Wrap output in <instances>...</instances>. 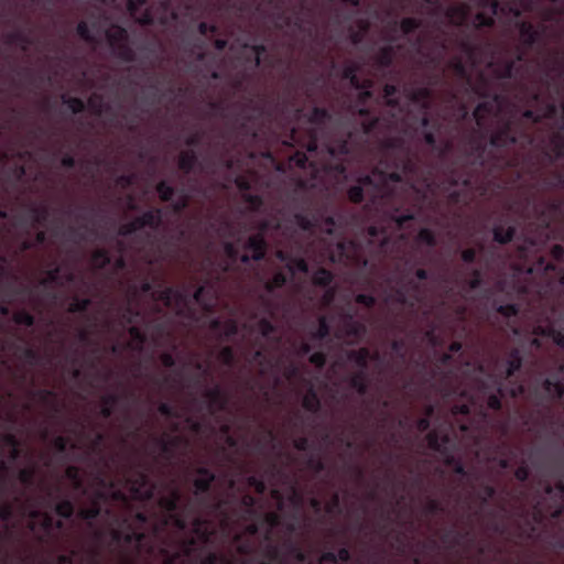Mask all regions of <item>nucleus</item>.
<instances>
[{
    "label": "nucleus",
    "mask_w": 564,
    "mask_h": 564,
    "mask_svg": "<svg viewBox=\"0 0 564 564\" xmlns=\"http://www.w3.org/2000/svg\"><path fill=\"white\" fill-rule=\"evenodd\" d=\"M481 129H474L467 138L468 149L458 160L448 164L444 171V178L441 187L448 193V199L453 204L460 200L462 194L455 187L462 185L465 188L471 186L473 180L481 170H488L490 173H501L508 169L519 166L518 158H510L505 153L488 151L487 144L484 142L485 133ZM424 184L427 191L433 192L436 183L426 176Z\"/></svg>",
    "instance_id": "obj_1"
},
{
    "label": "nucleus",
    "mask_w": 564,
    "mask_h": 564,
    "mask_svg": "<svg viewBox=\"0 0 564 564\" xmlns=\"http://www.w3.org/2000/svg\"><path fill=\"white\" fill-rule=\"evenodd\" d=\"M104 498L102 492H98L91 505L82 508L77 517L87 522L93 528L96 521L102 514L111 525L110 538L119 550V557L123 564H133L142 554H152L154 545L152 536L142 531L148 525L149 517L145 512H137L134 517L116 513L113 510L104 509L99 499Z\"/></svg>",
    "instance_id": "obj_2"
},
{
    "label": "nucleus",
    "mask_w": 564,
    "mask_h": 564,
    "mask_svg": "<svg viewBox=\"0 0 564 564\" xmlns=\"http://www.w3.org/2000/svg\"><path fill=\"white\" fill-rule=\"evenodd\" d=\"M381 147L386 152V159L394 154L399 156L393 158L394 171H381V176L384 182L401 183L403 177L412 178L419 172V159L412 154L411 149L403 135L386 137Z\"/></svg>",
    "instance_id": "obj_3"
},
{
    "label": "nucleus",
    "mask_w": 564,
    "mask_h": 564,
    "mask_svg": "<svg viewBox=\"0 0 564 564\" xmlns=\"http://www.w3.org/2000/svg\"><path fill=\"white\" fill-rule=\"evenodd\" d=\"M373 174H378L380 184H375L371 175H364L359 177L358 184L349 187L347 196L351 203L359 204L365 198V188L372 187L373 193L370 199L371 207L376 210H383L392 203L394 191L390 188L391 182H387L384 185L379 167L373 170Z\"/></svg>",
    "instance_id": "obj_4"
},
{
    "label": "nucleus",
    "mask_w": 564,
    "mask_h": 564,
    "mask_svg": "<svg viewBox=\"0 0 564 564\" xmlns=\"http://www.w3.org/2000/svg\"><path fill=\"white\" fill-rule=\"evenodd\" d=\"M329 119L330 113L326 108L314 107L306 116V120L311 127L306 128L303 132L293 127L284 144L300 147L311 154L316 153L318 150V129Z\"/></svg>",
    "instance_id": "obj_5"
},
{
    "label": "nucleus",
    "mask_w": 564,
    "mask_h": 564,
    "mask_svg": "<svg viewBox=\"0 0 564 564\" xmlns=\"http://www.w3.org/2000/svg\"><path fill=\"white\" fill-rule=\"evenodd\" d=\"M161 528L159 525H154L153 532L149 533L152 536L154 552L152 554H142V556H152L158 551L163 560V564H176L183 557H192L194 555H198L203 552L204 547L207 544H203L198 538L192 535L191 533L185 534L184 536L177 539V550H170L167 545H162L160 547L156 546L155 540ZM148 534V532H145Z\"/></svg>",
    "instance_id": "obj_6"
},
{
    "label": "nucleus",
    "mask_w": 564,
    "mask_h": 564,
    "mask_svg": "<svg viewBox=\"0 0 564 564\" xmlns=\"http://www.w3.org/2000/svg\"><path fill=\"white\" fill-rule=\"evenodd\" d=\"M533 142V135L527 130L517 127L512 120L505 121L489 138V144L494 148L492 151L498 153H500L499 150H509L517 144L525 149L532 145Z\"/></svg>",
    "instance_id": "obj_7"
},
{
    "label": "nucleus",
    "mask_w": 564,
    "mask_h": 564,
    "mask_svg": "<svg viewBox=\"0 0 564 564\" xmlns=\"http://www.w3.org/2000/svg\"><path fill=\"white\" fill-rule=\"evenodd\" d=\"M470 88L475 95L484 99L474 109L473 117L477 128L485 129L487 117L492 115L496 108L502 104L503 96L501 94L492 93L482 75L479 77L477 84L470 85Z\"/></svg>",
    "instance_id": "obj_8"
},
{
    "label": "nucleus",
    "mask_w": 564,
    "mask_h": 564,
    "mask_svg": "<svg viewBox=\"0 0 564 564\" xmlns=\"http://www.w3.org/2000/svg\"><path fill=\"white\" fill-rule=\"evenodd\" d=\"M151 466L138 463L130 467L126 480L134 498L141 501H150L154 498L156 484L150 476Z\"/></svg>",
    "instance_id": "obj_9"
},
{
    "label": "nucleus",
    "mask_w": 564,
    "mask_h": 564,
    "mask_svg": "<svg viewBox=\"0 0 564 564\" xmlns=\"http://www.w3.org/2000/svg\"><path fill=\"white\" fill-rule=\"evenodd\" d=\"M295 225L303 231H314L321 229L327 235H334L335 230L341 227V224L334 216L323 217L317 212H296L293 215Z\"/></svg>",
    "instance_id": "obj_10"
},
{
    "label": "nucleus",
    "mask_w": 564,
    "mask_h": 564,
    "mask_svg": "<svg viewBox=\"0 0 564 564\" xmlns=\"http://www.w3.org/2000/svg\"><path fill=\"white\" fill-rule=\"evenodd\" d=\"M106 39L112 51V54L124 63H132L137 59V54L129 42L128 31L120 25H111L105 32Z\"/></svg>",
    "instance_id": "obj_11"
},
{
    "label": "nucleus",
    "mask_w": 564,
    "mask_h": 564,
    "mask_svg": "<svg viewBox=\"0 0 564 564\" xmlns=\"http://www.w3.org/2000/svg\"><path fill=\"white\" fill-rule=\"evenodd\" d=\"M162 209L152 208L144 212L141 216L135 217L132 221L121 225L118 229V235L121 237H128L145 227L156 230L162 226Z\"/></svg>",
    "instance_id": "obj_12"
},
{
    "label": "nucleus",
    "mask_w": 564,
    "mask_h": 564,
    "mask_svg": "<svg viewBox=\"0 0 564 564\" xmlns=\"http://www.w3.org/2000/svg\"><path fill=\"white\" fill-rule=\"evenodd\" d=\"M564 158V122L558 130L553 132L549 139V145L541 149V160L543 164L554 165Z\"/></svg>",
    "instance_id": "obj_13"
},
{
    "label": "nucleus",
    "mask_w": 564,
    "mask_h": 564,
    "mask_svg": "<svg viewBox=\"0 0 564 564\" xmlns=\"http://www.w3.org/2000/svg\"><path fill=\"white\" fill-rule=\"evenodd\" d=\"M259 530L258 523H249L246 525L245 532L234 535L232 542L241 557H250L258 553L259 549L252 538L259 533Z\"/></svg>",
    "instance_id": "obj_14"
},
{
    "label": "nucleus",
    "mask_w": 564,
    "mask_h": 564,
    "mask_svg": "<svg viewBox=\"0 0 564 564\" xmlns=\"http://www.w3.org/2000/svg\"><path fill=\"white\" fill-rule=\"evenodd\" d=\"M257 553L250 557H242L241 564H285L286 556L283 553V546L269 542L260 550V558H256Z\"/></svg>",
    "instance_id": "obj_15"
},
{
    "label": "nucleus",
    "mask_w": 564,
    "mask_h": 564,
    "mask_svg": "<svg viewBox=\"0 0 564 564\" xmlns=\"http://www.w3.org/2000/svg\"><path fill=\"white\" fill-rule=\"evenodd\" d=\"M197 477L193 480L195 488L194 495L196 502L204 507L207 506V494L210 491L212 485L216 480V475L207 467L200 466L195 469Z\"/></svg>",
    "instance_id": "obj_16"
},
{
    "label": "nucleus",
    "mask_w": 564,
    "mask_h": 564,
    "mask_svg": "<svg viewBox=\"0 0 564 564\" xmlns=\"http://www.w3.org/2000/svg\"><path fill=\"white\" fill-rule=\"evenodd\" d=\"M358 115L362 118L360 135L362 141H367L368 138L372 137L381 128H390L392 126L391 120L373 116L371 110L367 107H361L358 110Z\"/></svg>",
    "instance_id": "obj_17"
},
{
    "label": "nucleus",
    "mask_w": 564,
    "mask_h": 564,
    "mask_svg": "<svg viewBox=\"0 0 564 564\" xmlns=\"http://www.w3.org/2000/svg\"><path fill=\"white\" fill-rule=\"evenodd\" d=\"M530 173L538 178L543 191L564 189V172L561 170L555 169L545 174L540 167H533Z\"/></svg>",
    "instance_id": "obj_18"
},
{
    "label": "nucleus",
    "mask_w": 564,
    "mask_h": 564,
    "mask_svg": "<svg viewBox=\"0 0 564 564\" xmlns=\"http://www.w3.org/2000/svg\"><path fill=\"white\" fill-rule=\"evenodd\" d=\"M521 43L529 50L540 42L544 33V26L538 28L530 21H519L517 23Z\"/></svg>",
    "instance_id": "obj_19"
},
{
    "label": "nucleus",
    "mask_w": 564,
    "mask_h": 564,
    "mask_svg": "<svg viewBox=\"0 0 564 564\" xmlns=\"http://www.w3.org/2000/svg\"><path fill=\"white\" fill-rule=\"evenodd\" d=\"M29 517L32 520L30 529H35V521L40 522V527L43 533L39 536L40 542H44L46 539L53 536L55 519L50 512H44L37 509L29 511Z\"/></svg>",
    "instance_id": "obj_20"
},
{
    "label": "nucleus",
    "mask_w": 564,
    "mask_h": 564,
    "mask_svg": "<svg viewBox=\"0 0 564 564\" xmlns=\"http://www.w3.org/2000/svg\"><path fill=\"white\" fill-rule=\"evenodd\" d=\"M204 397L208 400V411L212 414L225 411L228 406L229 395L218 384L206 389Z\"/></svg>",
    "instance_id": "obj_21"
},
{
    "label": "nucleus",
    "mask_w": 564,
    "mask_h": 564,
    "mask_svg": "<svg viewBox=\"0 0 564 564\" xmlns=\"http://www.w3.org/2000/svg\"><path fill=\"white\" fill-rule=\"evenodd\" d=\"M426 442L429 447L437 452L441 456L451 449V437L446 431L432 430L427 432Z\"/></svg>",
    "instance_id": "obj_22"
},
{
    "label": "nucleus",
    "mask_w": 564,
    "mask_h": 564,
    "mask_svg": "<svg viewBox=\"0 0 564 564\" xmlns=\"http://www.w3.org/2000/svg\"><path fill=\"white\" fill-rule=\"evenodd\" d=\"M347 359L355 364L358 370L368 371V365L370 360L379 361V352H371L369 348L361 347L359 349H352L347 352Z\"/></svg>",
    "instance_id": "obj_23"
},
{
    "label": "nucleus",
    "mask_w": 564,
    "mask_h": 564,
    "mask_svg": "<svg viewBox=\"0 0 564 564\" xmlns=\"http://www.w3.org/2000/svg\"><path fill=\"white\" fill-rule=\"evenodd\" d=\"M189 533L198 538L203 544H209L215 531L210 528V523L206 518L195 516L192 520Z\"/></svg>",
    "instance_id": "obj_24"
},
{
    "label": "nucleus",
    "mask_w": 564,
    "mask_h": 564,
    "mask_svg": "<svg viewBox=\"0 0 564 564\" xmlns=\"http://www.w3.org/2000/svg\"><path fill=\"white\" fill-rule=\"evenodd\" d=\"M182 495L178 489L172 488L167 495L158 498L159 507L165 512L164 518L180 511Z\"/></svg>",
    "instance_id": "obj_25"
},
{
    "label": "nucleus",
    "mask_w": 564,
    "mask_h": 564,
    "mask_svg": "<svg viewBox=\"0 0 564 564\" xmlns=\"http://www.w3.org/2000/svg\"><path fill=\"white\" fill-rule=\"evenodd\" d=\"M449 23L455 26H463L470 15V7L467 3H455L448 6L444 11Z\"/></svg>",
    "instance_id": "obj_26"
},
{
    "label": "nucleus",
    "mask_w": 564,
    "mask_h": 564,
    "mask_svg": "<svg viewBox=\"0 0 564 564\" xmlns=\"http://www.w3.org/2000/svg\"><path fill=\"white\" fill-rule=\"evenodd\" d=\"M192 299L193 302L198 304L205 312H213L216 303V295L212 286L199 285L192 294Z\"/></svg>",
    "instance_id": "obj_27"
},
{
    "label": "nucleus",
    "mask_w": 564,
    "mask_h": 564,
    "mask_svg": "<svg viewBox=\"0 0 564 564\" xmlns=\"http://www.w3.org/2000/svg\"><path fill=\"white\" fill-rule=\"evenodd\" d=\"M245 249L252 252L251 258L253 261H261L264 259L268 243L262 232L251 235L246 245Z\"/></svg>",
    "instance_id": "obj_28"
},
{
    "label": "nucleus",
    "mask_w": 564,
    "mask_h": 564,
    "mask_svg": "<svg viewBox=\"0 0 564 564\" xmlns=\"http://www.w3.org/2000/svg\"><path fill=\"white\" fill-rule=\"evenodd\" d=\"M492 72L498 79L509 80L517 77L520 66H517V61L502 58L494 65Z\"/></svg>",
    "instance_id": "obj_29"
},
{
    "label": "nucleus",
    "mask_w": 564,
    "mask_h": 564,
    "mask_svg": "<svg viewBox=\"0 0 564 564\" xmlns=\"http://www.w3.org/2000/svg\"><path fill=\"white\" fill-rule=\"evenodd\" d=\"M100 18L101 17H98L97 19L91 21L90 25L86 21H80L76 26L77 35L87 43H98L99 39L94 34V31H100Z\"/></svg>",
    "instance_id": "obj_30"
},
{
    "label": "nucleus",
    "mask_w": 564,
    "mask_h": 564,
    "mask_svg": "<svg viewBox=\"0 0 564 564\" xmlns=\"http://www.w3.org/2000/svg\"><path fill=\"white\" fill-rule=\"evenodd\" d=\"M507 368L505 371L503 380L512 378L523 366V356L520 348L514 347L508 352L506 360Z\"/></svg>",
    "instance_id": "obj_31"
},
{
    "label": "nucleus",
    "mask_w": 564,
    "mask_h": 564,
    "mask_svg": "<svg viewBox=\"0 0 564 564\" xmlns=\"http://www.w3.org/2000/svg\"><path fill=\"white\" fill-rule=\"evenodd\" d=\"M343 326L347 336L357 339L362 338L367 332L365 324L356 321L354 315L350 313H347L343 316Z\"/></svg>",
    "instance_id": "obj_32"
},
{
    "label": "nucleus",
    "mask_w": 564,
    "mask_h": 564,
    "mask_svg": "<svg viewBox=\"0 0 564 564\" xmlns=\"http://www.w3.org/2000/svg\"><path fill=\"white\" fill-rule=\"evenodd\" d=\"M408 98L413 102L421 105L423 109L430 108L432 89L430 87H411L405 89Z\"/></svg>",
    "instance_id": "obj_33"
},
{
    "label": "nucleus",
    "mask_w": 564,
    "mask_h": 564,
    "mask_svg": "<svg viewBox=\"0 0 564 564\" xmlns=\"http://www.w3.org/2000/svg\"><path fill=\"white\" fill-rule=\"evenodd\" d=\"M368 371L357 370L348 379V384L359 395H366L369 392Z\"/></svg>",
    "instance_id": "obj_34"
},
{
    "label": "nucleus",
    "mask_w": 564,
    "mask_h": 564,
    "mask_svg": "<svg viewBox=\"0 0 564 564\" xmlns=\"http://www.w3.org/2000/svg\"><path fill=\"white\" fill-rule=\"evenodd\" d=\"M542 389L551 401H558L564 395V384L557 378H545Z\"/></svg>",
    "instance_id": "obj_35"
},
{
    "label": "nucleus",
    "mask_w": 564,
    "mask_h": 564,
    "mask_svg": "<svg viewBox=\"0 0 564 564\" xmlns=\"http://www.w3.org/2000/svg\"><path fill=\"white\" fill-rule=\"evenodd\" d=\"M351 141L352 132H349L347 138L338 140L335 144H327L326 150L333 158L349 155L352 151Z\"/></svg>",
    "instance_id": "obj_36"
},
{
    "label": "nucleus",
    "mask_w": 564,
    "mask_h": 564,
    "mask_svg": "<svg viewBox=\"0 0 564 564\" xmlns=\"http://www.w3.org/2000/svg\"><path fill=\"white\" fill-rule=\"evenodd\" d=\"M442 542L449 544L451 547H455L462 544L464 540L474 541V534L471 530H466L464 532H457L454 529L447 530L442 535Z\"/></svg>",
    "instance_id": "obj_37"
},
{
    "label": "nucleus",
    "mask_w": 564,
    "mask_h": 564,
    "mask_svg": "<svg viewBox=\"0 0 564 564\" xmlns=\"http://www.w3.org/2000/svg\"><path fill=\"white\" fill-rule=\"evenodd\" d=\"M198 164V155L194 150H186L181 152L177 161L178 169L184 174L192 173Z\"/></svg>",
    "instance_id": "obj_38"
},
{
    "label": "nucleus",
    "mask_w": 564,
    "mask_h": 564,
    "mask_svg": "<svg viewBox=\"0 0 564 564\" xmlns=\"http://www.w3.org/2000/svg\"><path fill=\"white\" fill-rule=\"evenodd\" d=\"M175 294H177V286H163L160 284L159 289L152 292V299L162 302L166 307L174 308Z\"/></svg>",
    "instance_id": "obj_39"
},
{
    "label": "nucleus",
    "mask_w": 564,
    "mask_h": 564,
    "mask_svg": "<svg viewBox=\"0 0 564 564\" xmlns=\"http://www.w3.org/2000/svg\"><path fill=\"white\" fill-rule=\"evenodd\" d=\"M516 232L517 228L513 225L505 227L502 224H497L492 229L494 240L500 245H506L512 241Z\"/></svg>",
    "instance_id": "obj_40"
},
{
    "label": "nucleus",
    "mask_w": 564,
    "mask_h": 564,
    "mask_svg": "<svg viewBox=\"0 0 564 564\" xmlns=\"http://www.w3.org/2000/svg\"><path fill=\"white\" fill-rule=\"evenodd\" d=\"M562 207V202L560 199H550L545 203V206H534V210L539 214V219L545 224L550 225L551 216L546 213L545 208L549 209V213L557 214L560 213Z\"/></svg>",
    "instance_id": "obj_41"
},
{
    "label": "nucleus",
    "mask_w": 564,
    "mask_h": 564,
    "mask_svg": "<svg viewBox=\"0 0 564 564\" xmlns=\"http://www.w3.org/2000/svg\"><path fill=\"white\" fill-rule=\"evenodd\" d=\"M424 142L436 151L440 158H444L452 149V143L446 141L443 144L437 143L436 133L432 130H425L423 132Z\"/></svg>",
    "instance_id": "obj_42"
},
{
    "label": "nucleus",
    "mask_w": 564,
    "mask_h": 564,
    "mask_svg": "<svg viewBox=\"0 0 564 564\" xmlns=\"http://www.w3.org/2000/svg\"><path fill=\"white\" fill-rule=\"evenodd\" d=\"M302 406L304 410H306L313 414H317L321 411L322 403H321L319 397L313 386H311L307 389L306 393L304 394V397L302 399Z\"/></svg>",
    "instance_id": "obj_43"
},
{
    "label": "nucleus",
    "mask_w": 564,
    "mask_h": 564,
    "mask_svg": "<svg viewBox=\"0 0 564 564\" xmlns=\"http://www.w3.org/2000/svg\"><path fill=\"white\" fill-rule=\"evenodd\" d=\"M197 556L199 557L200 564H235L236 562L235 557H229L224 553L213 551L207 552L206 554H203L202 552Z\"/></svg>",
    "instance_id": "obj_44"
},
{
    "label": "nucleus",
    "mask_w": 564,
    "mask_h": 564,
    "mask_svg": "<svg viewBox=\"0 0 564 564\" xmlns=\"http://www.w3.org/2000/svg\"><path fill=\"white\" fill-rule=\"evenodd\" d=\"M153 442L160 449L159 455L154 456V459L158 460V458H163L165 462L171 463L175 457V453L166 442V438L162 435L153 436Z\"/></svg>",
    "instance_id": "obj_45"
},
{
    "label": "nucleus",
    "mask_w": 564,
    "mask_h": 564,
    "mask_svg": "<svg viewBox=\"0 0 564 564\" xmlns=\"http://www.w3.org/2000/svg\"><path fill=\"white\" fill-rule=\"evenodd\" d=\"M282 546L285 551L284 556H291L300 563H305L307 561V554L297 543L293 542L292 540H286Z\"/></svg>",
    "instance_id": "obj_46"
},
{
    "label": "nucleus",
    "mask_w": 564,
    "mask_h": 564,
    "mask_svg": "<svg viewBox=\"0 0 564 564\" xmlns=\"http://www.w3.org/2000/svg\"><path fill=\"white\" fill-rule=\"evenodd\" d=\"M90 261L95 269L102 270L110 264L111 257L107 249L99 248L91 253Z\"/></svg>",
    "instance_id": "obj_47"
},
{
    "label": "nucleus",
    "mask_w": 564,
    "mask_h": 564,
    "mask_svg": "<svg viewBox=\"0 0 564 564\" xmlns=\"http://www.w3.org/2000/svg\"><path fill=\"white\" fill-rule=\"evenodd\" d=\"M29 217L33 226H44L50 217V210L46 206H32L29 209Z\"/></svg>",
    "instance_id": "obj_48"
},
{
    "label": "nucleus",
    "mask_w": 564,
    "mask_h": 564,
    "mask_svg": "<svg viewBox=\"0 0 564 564\" xmlns=\"http://www.w3.org/2000/svg\"><path fill=\"white\" fill-rule=\"evenodd\" d=\"M443 459H444V464L446 466L451 467L456 475H459L462 477L467 476V470L465 468V465L463 464V462L459 458H457L453 454L452 448L446 454L443 455Z\"/></svg>",
    "instance_id": "obj_49"
},
{
    "label": "nucleus",
    "mask_w": 564,
    "mask_h": 564,
    "mask_svg": "<svg viewBox=\"0 0 564 564\" xmlns=\"http://www.w3.org/2000/svg\"><path fill=\"white\" fill-rule=\"evenodd\" d=\"M401 206H393L390 218L397 224L399 229L405 228L406 224L415 219V214L406 209L404 213L399 214Z\"/></svg>",
    "instance_id": "obj_50"
},
{
    "label": "nucleus",
    "mask_w": 564,
    "mask_h": 564,
    "mask_svg": "<svg viewBox=\"0 0 564 564\" xmlns=\"http://www.w3.org/2000/svg\"><path fill=\"white\" fill-rule=\"evenodd\" d=\"M192 302L193 299L189 290L186 286L177 288V294L174 296V308L177 310V314H181L182 310Z\"/></svg>",
    "instance_id": "obj_51"
},
{
    "label": "nucleus",
    "mask_w": 564,
    "mask_h": 564,
    "mask_svg": "<svg viewBox=\"0 0 564 564\" xmlns=\"http://www.w3.org/2000/svg\"><path fill=\"white\" fill-rule=\"evenodd\" d=\"M394 50L391 45H386L379 50L376 55V63L381 68H388L393 64Z\"/></svg>",
    "instance_id": "obj_52"
},
{
    "label": "nucleus",
    "mask_w": 564,
    "mask_h": 564,
    "mask_svg": "<svg viewBox=\"0 0 564 564\" xmlns=\"http://www.w3.org/2000/svg\"><path fill=\"white\" fill-rule=\"evenodd\" d=\"M129 399H134L133 392L126 391L122 394L110 392L101 397V404L109 405L115 409V406L119 405L121 401Z\"/></svg>",
    "instance_id": "obj_53"
},
{
    "label": "nucleus",
    "mask_w": 564,
    "mask_h": 564,
    "mask_svg": "<svg viewBox=\"0 0 564 564\" xmlns=\"http://www.w3.org/2000/svg\"><path fill=\"white\" fill-rule=\"evenodd\" d=\"M289 281V275L283 271H278L273 276L265 282L264 289L268 293H273L275 290L283 288Z\"/></svg>",
    "instance_id": "obj_54"
},
{
    "label": "nucleus",
    "mask_w": 564,
    "mask_h": 564,
    "mask_svg": "<svg viewBox=\"0 0 564 564\" xmlns=\"http://www.w3.org/2000/svg\"><path fill=\"white\" fill-rule=\"evenodd\" d=\"M90 305L91 300L89 297H79L78 295H74L67 307V312L72 314L86 313Z\"/></svg>",
    "instance_id": "obj_55"
},
{
    "label": "nucleus",
    "mask_w": 564,
    "mask_h": 564,
    "mask_svg": "<svg viewBox=\"0 0 564 564\" xmlns=\"http://www.w3.org/2000/svg\"><path fill=\"white\" fill-rule=\"evenodd\" d=\"M497 15L498 14H492L490 11H479L476 13L474 19L475 29L480 30L482 28H492Z\"/></svg>",
    "instance_id": "obj_56"
},
{
    "label": "nucleus",
    "mask_w": 564,
    "mask_h": 564,
    "mask_svg": "<svg viewBox=\"0 0 564 564\" xmlns=\"http://www.w3.org/2000/svg\"><path fill=\"white\" fill-rule=\"evenodd\" d=\"M128 333L134 344V349L141 351L148 341V335L139 326H130Z\"/></svg>",
    "instance_id": "obj_57"
},
{
    "label": "nucleus",
    "mask_w": 564,
    "mask_h": 564,
    "mask_svg": "<svg viewBox=\"0 0 564 564\" xmlns=\"http://www.w3.org/2000/svg\"><path fill=\"white\" fill-rule=\"evenodd\" d=\"M55 513L63 519H70L75 513V506L69 499H62L55 503Z\"/></svg>",
    "instance_id": "obj_58"
},
{
    "label": "nucleus",
    "mask_w": 564,
    "mask_h": 564,
    "mask_svg": "<svg viewBox=\"0 0 564 564\" xmlns=\"http://www.w3.org/2000/svg\"><path fill=\"white\" fill-rule=\"evenodd\" d=\"M291 276H294L296 272L307 273L308 264L302 257H291L290 261L285 265Z\"/></svg>",
    "instance_id": "obj_59"
},
{
    "label": "nucleus",
    "mask_w": 564,
    "mask_h": 564,
    "mask_svg": "<svg viewBox=\"0 0 564 564\" xmlns=\"http://www.w3.org/2000/svg\"><path fill=\"white\" fill-rule=\"evenodd\" d=\"M333 280L334 274L325 268L317 269L312 276L313 283L322 288L328 286L333 282Z\"/></svg>",
    "instance_id": "obj_60"
},
{
    "label": "nucleus",
    "mask_w": 564,
    "mask_h": 564,
    "mask_svg": "<svg viewBox=\"0 0 564 564\" xmlns=\"http://www.w3.org/2000/svg\"><path fill=\"white\" fill-rule=\"evenodd\" d=\"M330 335V325L325 316L318 318L317 328L311 333L313 340H324Z\"/></svg>",
    "instance_id": "obj_61"
},
{
    "label": "nucleus",
    "mask_w": 564,
    "mask_h": 564,
    "mask_svg": "<svg viewBox=\"0 0 564 564\" xmlns=\"http://www.w3.org/2000/svg\"><path fill=\"white\" fill-rule=\"evenodd\" d=\"M7 43L19 44L23 50L32 43L31 37L21 31H13L6 35Z\"/></svg>",
    "instance_id": "obj_62"
},
{
    "label": "nucleus",
    "mask_w": 564,
    "mask_h": 564,
    "mask_svg": "<svg viewBox=\"0 0 564 564\" xmlns=\"http://www.w3.org/2000/svg\"><path fill=\"white\" fill-rule=\"evenodd\" d=\"M382 91L386 105L392 108H397L399 106V99L397 98L399 87L394 84H386Z\"/></svg>",
    "instance_id": "obj_63"
},
{
    "label": "nucleus",
    "mask_w": 564,
    "mask_h": 564,
    "mask_svg": "<svg viewBox=\"0 0 564 564\" xmlns=\"http://www.w3.org/2000/svg\"><path fill=\"white\" fill-rule=\"evenodd\" d=\"M155 189L160 199L165 203L171 202L173 196L176 194V189L166 181H160L156 184Z\"/></svg>",
    "instance_id": "obj_64"
}]
</instances>
